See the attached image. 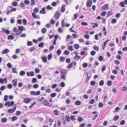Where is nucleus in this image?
<instances>
[{"instance_id":"obj_35","label":"nucleus","mask_w":127,"mask_h":127,"mask_svg":"<svg viewBox=\"0 0 127 127\" xmlns=\"http://www.w3.org/2000/svg\"><path fill=\"white\" fill-rule=\"evenodd\" d=\"M106 12L105 11H103L102 12L101 14V16H105L106 14Z\"/></svg>"},{"instance_id":"obj_24","label":"nucleus","mask_w":127,"mask_h":127,"mask_svg":"<svg viewBox=\"0 0 127 127\" xmlns=\"http://www.w3.org/2000/svg\"><path fill=\"white\" fill-rule=\"evenodd\" d=\"M65 119L67 122H69L70 121L69 117L68 116H65Z\"/></svg>"},{"instance_id":"obj_1","label":"nucleus","mask_w":127,"mask_h":127,"mask_svg":"<svg viewBox=\"0 0 127 127\" xmlns=\"http://www.w3.org/2000/svg\"><path fill=\"white\" fill-rule=\"evenodd\" d=\"M34 12L32 13V15L33 18L35 19H39V17L37 15H36L35 14V13H37L39 11L37 7L35 8L34 9Z\"/></svg>"},{"instance_id":"obj_33","label":"nucleus","mask_w":127,"mask_h":127,"mask_svg":"<svg viewBox=\"0 0 127 127\" xmlns=\"http://www.w3.org/2000/svg\"><path fill=\"white\" fill-rule=\"evenodd\" d=\"M62 75V76L61 77V78L62 79H63L64 80H65L66 79V76H65V74H61Z\"/></svg>"},{"instance_id":"obj_18","label":"nucleus","mask_w":127,"mask_h":127,"mask_svg":"<svg viewBox=\"0 0 127 127\" xmlns=\"http://www.w3.org/2000/svg\"><path fill=\"white\" fill-rule=\"evenodd\" d=\"M61 74H65L67 73V71L65 69H63L61 72Z\"/></svg>"},{"instance_id":"obj_11","label":"nucleus","mask_w":127,"mask_h":127,"mask_svg":"<svg viewBox=\"0 0 127 127\" xmlns=\"http://www.w3.org/2000/svg\"><path fill=\"white\" fill-rule=\"evenodd\" d=\"M45 7L43 8L40 11V13L43 14H45L46 13V12L45 11Z\"/></svg>"},{"instance_id":"obj_61","label":"nucleus","mask_w":127,"mask_h":127,"mask_svg":"<svg viewBox=\"0 0 127 127\" xmlns=\"http://www.w3.org/2000/svg\"><path fill=\"white\" fill-rule=\"evenodd\" d=\"M23 22L24 24V25H26L27 23V20L26 19H24L23 20Z\"/></svg>"},{"instance_id":"obj_19","label":"nucleus","mask_w":127,"mask_h":127,"mask_svg":"<svg viewBox=\"0 0 127 127\" xmlns=\"http://www.w3.org/2000/svg\"><path fill=\"white\" fill-rule=\"evenodd\" d=\"M15 32L16 34L17 35H19L22 33V32H21L19 30H18Z\"/></svg>"},{"instance_id":"obj_57","label":"nucleus","mask_w":127,"mask_h":127,"mask_svg":"<svg viewBox=\"0 0 127 127\" xmlns=\"http://www.w3.org/2000/svg\"><path fill=\"white\" fill-rule=\"evenodd\" d=\"M65 85V83L63 82H62L61 83V86L62 87H64Z\"/></svg>"},{"instance_id":"obj_40","label":"nucleus","mask_w":127,"mask_h":127,"mask_svg":"<svg viewBox=\"0 0 127 127\" xmlns=\"http://www.w3.org/2000/svg\"><path fill=\"white\" fill-rule=\"evenodd\" d=\"M124 3L123 2H120L119 4V5L120 6L122 7H125L124 5Z\"/></svg>"},{"instance_id":"obj_52","label":"nucleus","mask_w":127,"mask_h":127,"mask_svg":"<svg viewBox=\"0 0 127 127\" xmlns=\"http://www.w3.org/2000/svg\"><path fill=\"white\" fill-rule=\"evenodd\" d=\"M84 37L85 38L88 39L89 38V36L88 35L86 34L84 35Z\"/></svg>"},{"instance_id":"obj_44","label":"nucleus","mask_w":127,"mask_h":127,"mask_svg":"<svg viewBox=\"0 0 127 127\" xmlns=\"http://www.w3.org/2000/svg\"><path fill=\"white\" fill-rule=\"evenodd\" d=\"M97 116H98L97 114L95 115H94L93 116V117L92 118V120L93 121H94L95 119H96V117H97Z\"/></svg>"},{"instance_id":"obj_51","label":"nucleus","mask_w":127,"mask_h":127,"mask_svg":"<svg viewBox=\"0 0 127 127\" xmlns=\"http://www.w3.org/2000/svg\"><path fill=\"white\" fill-rule=\"evenodd\" d=\"M116 20L115 19H112L111 20V23H115L116 22Z\"/></svg>"},{"instance_id":"obj_6","label":"nucleus","mask_w":127,"mask_h":127,"mask_svg":"<svg viewBox=\"0 0 127 127\" xmlns=\"http://www.w3.org/2000/svg\"><path fill=\"white\" fill-rule=\"evenodd\" d=\"M27 75L28 76H33L34 75V73L33 71L28 72L27 73Z\"/></svg>"},{"instance_id":"obj_13","label":"nucleus","mask_w":127,"mask_h":127,"mask_svg":"<svg viewBox=\"0 0 127 127\" xmlns=\"http://www.w3.org/2000/svg\"><path fill=\"white\" fill-rule=\"evenodd\" d=\"M42 59L43 62L45 63H46L47 61V58L46 57H43L42 58Z\"/></svg>"},{"instance_id":"obj_15","label":"nucleus","mask_w":127,"mask_h":127,"mask_svg":"<svg viewBox=\"0 0 127 127\" xmlns=\"http://www.w3.org/2000/svg\"><path fill=\"white\" fill-rule=\"evenodd\" d=\"M92 25H93V28H95V27H97L98 26V25L96 23H91Z\"/></svg>"},{"instance_id":"obj_56","label":"nucleus","mask_w":127,"mask_h":127,"mask_svg":"<svg viewBox=\"0 0 127 127\" xmlns=\"http://www.w3.org/2000/svg\"><path fill=\"white\" fill-rule=\"evenodd\" d=\"M56 95V94L55 93H53L51 95V96L53 98L55 97Z\"/></svg>"},{"instance_id":"obj_26","label":"nucleus","mask_w":127,"mask_h":127,"mask_svg":"<svg viewBox=\"0 0 127 127\" xmlns=\"http://www.w3.org/2000/svg\"><path fill=\"white\" fill-rule=\"evenodd\" d=\"M127 89V88L125 86H124L123 87L121 88V90L122 91H126Z\"/></svg>"},{"instance_id":"obj_60","label":"nucleus","mask_w":127,"mask_h":127,"mask_svg":"<svg viewBox=\"0 0 127 127\" xmlns=\"http://www.w3.org/2000/svg\"><path fill=\"white\" fill-rule=\"evenodd\" d=\"M47 9L48 10H51L52 9V8L50 5H48L46 7Z\"/></svg>"},{"instance_id":"obj_10","label":"nucleus","mask_w":127,"mask_h":127,"mask_svg":"<svg viewBox=\"0 0 127 127\" xmlns=\"http://www.w3.org/2000/svg\"><path fill=\"white\" fill-rule=\"evenodd\" d=\"M92 1H87L86 3L87 6L88 7H91L92 5Z\"/></svg>"},{"instance_id":"obj_29","label":"nucleus","mask_w":127,"mask_h":127,"mask_svg":"<svg viewBox=\"0 0 127 127\" xmlns=\"http://www.w3.org/2000/svg\"><path fill=\"white\" fill-rule=\"evenodd\" d=\"M81 102L79 101L78 100L75 102V104L76 105H79L81 104Z\"/></svg>"},{"instance_id":"obj_45","label":"nucleus","mask_w":127,"mask_h":127,"mask_svg":"<svg viewBox=\"0 0 127 127\" xmlns=\"http://www.w3.org/2000/svg\"><path fill=\"white\" fill-rule=\"evenodd\" d=\"M95 102V100L94 99H91L89 102L90 104H93Z\"/></svg>"},{"instance_id":"obj_50","label":"nucleus","mask_w":127,"mask_h":127,"mask_svg":"<svg viewBox=\"0 0 127 127\" xmlns=\"http://www.w3.org/2000/svg\"><path fill=\"white\" fill-rule=\"evenodd\" d=\"M125 124V120H122L120 123V124L121 125H123Z\"/></svg>"},{"instance_id":"obj_3","label":"nucleus","mask_w":127,"mask_h":127,"mask_svg":"<svg viewBox=\"0 0 127 127\" xmlns=\"http://www.w3.org/2000/svg\"><path fill=\"white\" fill-rule=\"evenodd\" d=\"M42 104H44L45 106H46L51 107L52 106L51 104L49 103L46 99H45L44 100V102Z\"/></svg>"},{"instance_id":"obj_31","label":"nucleus","mask_w":127,"mask_h":127,"mask_svg":"<svg viewBox=\"0 0 127 127\" xmlns=\"http://www.w3.org/2000/svg\"><path fill=\"white\" fill-rule=\"evenodd\" d=\"M100 86H103L104 84V81L103 80L101 81L99 83Z\"/></svg>"},{"instance_id":"obj_41","label":"nucleus","mask_w":127,"mask_h":127,"mask_svg":"<svg viewBox=\"0 0 127 127\" xmlns=\"http://www.w3.org/2000/svg\"><path fill=\"white\" fill-rule=\"evenodd\" d=\"M72 67V64L71 63H70L68 66L67 67V68H70Z\"/></svg>"},{"instance_id":"obj_47","label":"nucleus","mask_w":127,"mask_h":127,"mask_svg":"<svg viewBox=\"0 0 127 127\" xmlns=\"http://www.w3.org/2000/svg\"><path fill=\"white\" fill-rule=\"evenodd\" d=\"M81 25L82 26H87L88 25V24L86 22H82L81 23Z\"/></svg>"},{"instance_id":"obj_28","label":"nucleus","mask_w":127,"mask_h":127,"mask_svg":"<svg viewBox=\"0 0 127 127\" xmlns=\"http://www.w3.org/2000/svg\"><path fill=\"white\" fill-rule=\"evenodd\" d=\"M53 112L54 113V114L55 115H58L59 113V111L57 110H54Z\"/></svg>"},{"instance_id":"obj_38","label":"nucleus","mask_w":127,"mask_h":127,"mask_svg":"<svg viewBox=\"0 0 127 127\" xmlns=\"http://www.w3.org/2000/svg\"><path fill=\"white\" fill-rule=\"evenodd\" d=\"M44 44L43 42L40 43L38 45V46L40 47H42L44 45Z\"/></svg>"},{"instance_id":"obj_54","label":"nucleus","mask_w":127,"mask_h":127,"mask_svg":"<svg viewBox=\"0 0 127 127\" xmlns=\"http://www.w3.org/2000/svg\"><path fill=\"white\" fill-rule=\"evenodd\" d=\"M70 118L72 121H75L76 120V118L74 116H70Z\"/></svg>"},{"instance_id":"obj_30","label":"nucleus","mask_w":127,"mask_h":127,"mask_svg":"<svg viewBox=\"0 0 127 127\" xmlns=\"http://www.w3.org/2000/svg\"><path fill=\"white\" fill-rule=\"evenodd\" d=\"M44 98L43 97H42L41 98L38 99L37 100L38 102H41L42 101L44 100Z\"/></svg>"},{"instance_id":"obj_42","label":"nucleus","mask_w":127,"mask_h":127,"mask_svg":"<svg viewBox=\"0 0 127 127\" xmlns=\"http://www.w3.org/2000/svg\"><path fill=\"white\" fill-rule=\"evenodd\" d=\"M64 21V19H63L62 22V25L63 27H64L65 26Z\"/></svg>"},{"instance_id":"obj_16","label":"nucleus","mask_w":127,"mask_h":127,"mask_svg":"<svg viewBox=\"0 0 127 127\" xmlns=\"http://www.w3.org/2000/svg\"><path fill=\"white\" fill-rule=\"evenodd\" d=\"M9 52V50L7 49H5L2 51V53L3 54H5Z\"/></svg>"},{"instance_id":"obj_39","label":"nucleus","mask_w":127,"mask_h":127,"mask_svg":"<svg viewBox=\"0 0 127 127\" xmlns=\"http://www.w3.org/2000/svg\"><path fill=\"white\" fill-rule=\"evenodd\" d=\"M60 61L61 62H62L64 61L65 60V58L64 57H63V56H61L60 58Z\"/></svg>"},{"instance_id":"obj_25","label":"nucleus","mask_w":127,"mask_h":127,"mask_svg":"<svg viewBox=\"0 0 127 127\" xmlns=\"http://www.w3.org/2000/svg\"><path fill=\"white\" fill-rule=\"evenodd\" d=\"M14 36H12L11 35H9L8 37V40H13L14 39Z\"/></svg>"},{"instance_id":"obj_59","label":"nucleus","mask_w":127,"mask_h":127,"mask_svg":"<svg viewBox=\"0 0 127 127\" xmlns=\"http://www.w3.org/2000/svg\"><path fill=\"white\" fill-rule=\"evenodd\" d=\"M12 5L14 6H16L17 5V3L16 2H14L12 3Z\"/></svg>"},{"instance_id":"obj_9","label":"nucleus","mask_w":127,"mask_h":127,"mask_svg":"<svg viewBox=\"0 0 127 127\" xmlns=\"http://www.w3.org/2000/svg\"><path fill=\"white\" fill-rule=\"evenodd\" d=\"M31 99L30 98H28L26 99H24V101L25 103H29L31 101Z\"/></svg>"},{"instance_id":"obj_27","label":"nucleus","mask_w":127,"mask_h":127,"mask_svg":"<svg viewBox=\"0 0 127 127\" xmlns=\"http://www.w3.org/2000/svg\"><path fill=\"white\" fill-rule=\"evenodd\" d=\"M46 29L45 28H43L41 30V32H42L44 33H45L46 32Z\"/></svg>"},{"instance_id":"obj_48","label":"nucleus","mask_w":127,"mask_h":127,"mask_svg":"<svg viewBox=\"0 0 127 127\" xmlns=\"http://www.w3.org/2000/svg\"><path fill=\"white\" fill-rule=\"evenodd\" d=\"M61 51L60 49H58L57 51V53L58 55H60L61 53Z\"/></svg>"},{"instance_id":"obj_23","label":"nucleus","mask_w":127,"mask_h":127,"mask_svg":"<svg viewBox=\"0 0 127 127\" xmlns=\"http://www.w3.org/2000/svg\"><path fill=\"white\" fill-rule=\"evenodd\" d=\"M25 72L24 71H21L20 73V76H22L24 75L25 74Z\"/></svg>"},{"instance_id":"obj_63","label":"nucleus","mask_w":127,"mask_h":127,"mask_svg":"<svg viewBox=\"0 0 127 127\" xmlns=\"http://www.w3.org/2000/svg\"><path fill=\"white\" fill-rule=\"evenodd\" d=\"M114 62L115 64L116 65H119L120 64L118 60H115Z\"/></svg>"},{"instance_id":"obj_7","label":"nucleus","mask_w":127,"mask_h":127,"mask_svg":"<svg viewBox=\"0 0 127 127\" xmlns=\"http://www.w3.org/2000/svg\"><path fill=\"white\" fill-rule=\"evenodd\" d=\"M108 4H105L101 8L102 10H107L108 9Z\"/></svg>"},{"instance_id":"obj_14","label":"nucleus","mask_w":127,"mask_h":127,"mask_svg":"<svg viewBox=\"0 0 127 127\" xmlns=\"http://www.w3.org/2000/svg\"><path fill=\"white\" fill-rule=\"evenodd\" d=\"M113 15L112 12L111 11H109L108 12L107 15H106V17H108Z\"/></svg>"},{"instance_id":"obj_12","label":"nucleus","mask_w":127,"mask_h":127,"mask_svg":"<svg viewBox=\"0 0 127 127\" xmlns=\"http://www.w3.org/2000/svg\"><path fill=\"white\" fill-rule=\"evenodd\" d=\"M19 30L21 32H22L23 31L25 30V28L23 26H18Z\"/></svg>"},{"instance_id":"obj_8","label":"nucleus","mask_w":127,"mask_h":127,"mask_svg":"<svg viewBox=\"0 0 127 127\" xmlns=\"http://www.w3.org/2000/svg\"><path fill=\"white\" fill-rule=\"evenodd\" d=\"M65 6L64 4L61 7V12L63 13L65 12Z\"/></svg>"},{"instance_id":"obj_36","label":"nucleus","mask_w":127,"mask_h":127,"mask_svg":"<svg viewBox=\"0 0 127 127\" xmlns=\"http://www.w3.org/2000/svg\"><path fill=\"white\" fill-rule=\"evenodd\" d=\"M80 58L81 57L80 56H75L74 58V59L75 60H77V61H78Z\"/></svg>"},{"instance_id":"obj_5","label":"nucleus","mask_w":127,"mask_h":127,"mask_svg":"<svg viewBox=\"0 0 127 127\" xmlns=\"http://www.w3.org/2000/svg\"><path fill=\"white\" fill-rule=\"evenodd\" d=\"M16 108V107H14L13 109L11 108L8 109L7 111L8 113H13L15 111Z\"/></svg>"},{"instance_id":"obj_22","label":"nucleus","mask_w":127,"mask_h":127,"mask_svg":"<svg viewBox=\"0 0 127 127\" xmlns=\"http://www.w3.org/2000/svg\"><path fill=\"white\" fill-rule=\"evenodd\" d=\"M119 115H116L114 118V120L115 121H116L119 119Z\"/></svg>"},{"instance_id":"obj_37","label":"nucleus","mask_w":127,"mask_h":127,"mask_svg":"<svg viewBox=\"0 0 127 127\" xmlns=\"http://www.w3.org/2000/svg\"><path fill=\"white\" fill-rule=\"evenodd\" d=\"M57 125L58 127H60L61 125V122L59 120H57Z\"/></svg>"},{"instance_id":"obj_20","label":"nucleus","mask_w":127,"mask_h":127,"mask_svg":"<svg viewBox=\"0 0 127 127\" xmlns=\"http://www.w3.org/2000/svg\"><path fill=\"white\" fill-rule=\"evenodd\" d=\"M18 117L16 116H13L11 118V120L12 121L16 120L18 119Z\"/></svg>"},{"instance_id":"obj_46","label":"nucleus","mask_w":127,"mask_h":127,"mask_svg":"<svg viewBox=\"0 0 127 127\" xmlns=\"http://www.w3.org/2000/svg\"><path fill=\"white\" fill-rule=\"evenodd\" d=\"M27 45L28 46H31L32 45V43L31 41H29L27 42Z\"/></svg>"},{"instance_id":"obj_49","label":"nucleus","mask_w":127,"mask_h":127,"mask_svg":"<svg viewBox=\"0 0 127 127\" xmlns=\"http://www.w3.org/2000/svg\"><path fill=\"white\" fill-rule=\"evenodd\" d=\"M92 92V90L91 89H90L87 91V93L88 94H90Z\"/></svg>"},{"instance_id":"obj_43","label":"nucleus","mask_w":127,"mask_h":127,"mask_svg":"<svg viewBox=\"0 0 127 127\" xmlns=\"http://www.w3.org/2000/svg\"><path fill=\"white\" fill-rule=\"evenodd\" d=\"M107 85L108 86H110L112 85V82L111 81H108L107 83Z\"/></svg>"},{"instance_id":"obj_2","label":"nucleus","mask_w":127,"mask_h":127,"mask_svg":"<svg viewBox=\"0 0 127 127\" xmlns=\"http://www.w3.org/2000/svg\"><path fill=\"white\" fill-rule=\"evenodd\" d=\"M40 91H38L37 92L34 91H31L30 92V94L32 95H39L40 94Z\"/></svg>"},{"instance_id":"obj_55","label":"nucleus","mask_w":127,"mask_h":127,"mask_svg":"<svg viewBox=\"0 0 127 127\" xmlns=\"http://www.w3.org/2000/svg\"><path fill=\"white\" fill-rule=\"evenodd\" d=\"M74 47L76 49H78L79 48V46L78 44H75L74 45Z\"/></svg>"},{"instance_id":"obj_32","label":"nucleus","mask_w":127,"mask_h":127,"mask_svg":"<svg viewBox=\"0 0 127 127\" xmlns=\"http://www.w3.org/2000/svg\"><path fill=\"white\" fill-rule=\"evenodd\" d=\"M12 70L13 73H17V72L16 71V68L15 67H13L12 68Z\"/></svg>"},{"instance_id":"obj_62","label":"nucleus","mask_w":127,"mask_h":127,"mask_svg":"<svg viewBox=\"0 0 127 127\" xmlns=\"http://www.w3.org/2000/svg\"><path fill=\"white\" fill-rule=\"evenodd\" d=\"M88 66V64L87 63H84L83 64V66L84 68H86Z\"/></svg>"},{"instance_id":"obj_64","label":"nucleus","mask_w":127,"mask_h":127,"mask_svg":"<svg viewBox=\"0 0 127 127\" xmlns=\"http://www.w3.org/2000/svg\"><path fill=\"white\" fill-rule=\"evenodd\" d=\"M37 81V79L35 78H34L32 80V82L33 83H35Z\"/></svg>"},{"instance_id":"obj_17","label":"nucleus","mask_w":127,"mask_h":127,"mask_svg":"<svg viewBox=\"0 0 127 127\" xmlns=\"http://www.w3.org/2000/svg\"><path fill=\"white\" fill-rule=\"evenodd\" d=\"M35 47L33 46L32 47L30 48L29 49V51L31 52H32L34 51L35 50Z\"/></svg>"},{"instance_id":"obj_34","label":"nucleus","mask_w":127,"mask_h":127,"mask_svg":"<svg viewBox=\"0 0 127 127\" xmlns=\"http://www.w3.org/2000/svg\"><path fill=\"white\" fill-rule=\"evenodd\" d=\"M12 82L14 83L13 86L15 87L17 85V81H15L14 80H13L12 81Z\"/></svg>"},{"instance_id":"obj_4","label":"nucleus","mask_w":127,"mask_h":127,"mask_svg":"<svg viewBox=\"0 0 127 127\" xmlns=\"http://www.w3.org/2000/svg\"><path fill=\"white\" fill-rule=\"evenodd\" d=\"M60 15V13L59 12H56L54 15V16L57 19H58L59 18Z\"/></svg>"},{"instance_id":"obj_58","label":"nucleus","mask_w":127,"mask_h":127,"mask_svg":"<svg viewBox=\"0 0 127 127\" xmlns=\"http://www.w3.org/2000/svg\"><path fill=\"white\" fill-rule=\"evenodd\" d=\"M31 5L32 6H33L34 5L35 3V1L34 0H32L31 1Z\"/></svg>"},{"instance_id":"obj_21","label":"nucleus","mask_w":127,"mask_h":127,"mask_svg":"<svg viewBox=\"0 0 127 127\" xmlns=\"http://www.w3.org/2000/svg\"><path fill=\"white\" fill-rule=\"evenodd\" d=\"M7 120L6 118H3L1 120V122L2 123H5L7 122Z\"/></svg>"},{"instance_id":"obj_53","label":"nucleus","mask_w":127,"mask_h":127,"mask_svg":"<svg viewBox=\"0 0 127 127\" xmlns=\"http://www.w3.org/2000/svg\"><path fill=\"white\" fill-rule=\"evenodd\" d=\"M96 83V82H95L94 81H92L91 82L90 84L92 86H94L95 85Z\"/></svg>"}]
</instances>
